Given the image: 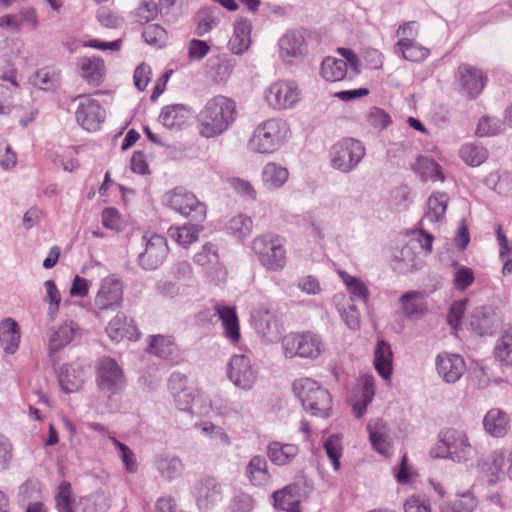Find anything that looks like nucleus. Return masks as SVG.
<instances>
[{
  "label": "nucleus",
  "mask_w": 512,
  "mask_h": 512,
  "mask_svg": "<svg viewBox=\"0 0 512 512\" xmlns=\"http://www.w3.org/2000/svg\"><path fill=\"white\" fill-rule=\"evenodd\" d=\"M369 439L373 448L381 455L388 456L390 453V443L388 440V430L386 424L377 419L367 425Z\"/></svg>",
  "instance_id": "obj_30"
},
{
  "label": "nucleus",
  "mask_w": 512,
  "mask_h": 512,
  "mask_svg": "<svg viewBox=\"0 0 512 512\" xmlns=\"http://www.w3.org/2000/svg\"><path fill=\"white\" fill-rule=\"evenodd\" d=\"M119 452V456L128 473H135L137 471V462L133 451L124 443L118 441L114 436L109 437Z\"/></svg>",
  "instance_id": "obj_57"
},
{
  "label": "nucleus",
  "mask_w": 512,
  "mask_h": 512,
  "mask_svg": "<svg viewBox=\"0 0 512 512\" xmlns=\"http://www.w3.org/2000/svg\"><path fill=\"white\" fill-rule=\"evenodd\" d=\"M231 188L241 197L247 200H255L257 192L252 184L245 179L233 177L228 180Z\"/></svg>",
  "instance_id": "obj_58"
},
{
  "label": "nucleus",
  "mask_w": 512,
  "mask_h": 512,
  "mask_svg": "<svg viewBox=\"0 0 512 512\" xmlns=\"http://www.w3.org/2000/svg\"><path fill=\"white\" fill-rule=\"evenodd\" d=\"M96 381L99 389L110 395L120 393L125 387L123 370L111 357H103L99 360Z\"/></svg>",
  "instance_id": "obj_11"
},
{
  "label": "nucleus",
  "mask_w": 512,
  "mask_h": 512,
  "mask_svg": "<svg viewBox=\"0 0 512 512\" xmlns=\"http://www.w3.org/2000/svg\"><path fill=\"white\" fill-rule=\"evenodd\" d=\"M158 5L154 2H143L134 11L136 21L140 24L148 23L153 20L158 14Z\"/></svg>",
  "instance_id": "obj_60"
},
{
  "label": "nucleus",
  "mask_w": 512,
  "mask_h": 512,
  "mask_svg": "<svg viewBox=\"0 0 512 512\" xmlns=\"http://www.w3.org/2000/svg\"><path fill=\"white\" fill-rule=\"evenodd\" d=\"M215 312L222 322L225 336L233 343L237 342L240 338V329L235 307L217 304Z\"/></svg>",
  "instance_id": "obj_26"
},
{
  "label": "nucleus",
  "mask_w": 512,
  "mask_h": 512,
  "mask_svg": "<svg viewBox=\"0 0 512 512\" xmlns=\"http://www.w3.org/2000/svg\"><path fill=\"white\" fill-rule=\"evenodd\" d=\"M153 463L160 477L169 482L180 478L185 470L182 459L169 453L155 455Z\"/></svg>",
  "instance_id": "obj_19"
},
{
  "label": "nucleus",
  "mask_w": 512,
  "mask_h": 512,
  "mask_svg": "<svg viewBox=\"0 0 512 512\" xmlns=\"http://www.w3.org/2000/svg\"><path fill=\"white\" fill-rule=\"evenodd\" d=\"M403 315L410 320L421 319L427 312V302L423 293L409 291L399 298Z\"/></svg>",
  "instance_id": "obj_22"
},
{
  "label": "nucleus",
  "mask_w": 512,
  "mask_h": 512,
  "mask_svg": "<svg viewBox=\"0 0 512 512\" xmlns=\"http://www.w3.org/2000/svg\"><path fill=\"white\" fill-rule=\"evenodd\" d=\"M78 330V325L73 321H66L56 327L50 328L47 333L49 353L53 354L58 352L68 345L73 340Z\"/></svg>",
  "instance_id": "obj_21"
},
{
  "label": "nucleus",
  "mask_w": 512,
  "mask_h": 512,
  "mask_svg": "<svg viewBox=\"0 0 512 512\" xmlns=\"http://www.w3.org/2000/svg\"><path fill=\"white\" fill-rule=\"evenodd\" d=\"M436 369L446 383H455L463 375L466 365L460 355L443 352L436 357Z\"/></svg>",
  "instance_id": "obj_18"
},
{
  "label": "nucleus",
  "mask_w": 512,
  "mask_h": 512,
  "mask_svg": "<svg viewBox=\"0 0 512 512\" xmlns=\"http://www.w3.org/2000/svg\"><path fill=\"white\" fill-rule=\"evenodd\" d=\"M292 387L304 410L321 418L330 416L332 397L317 381L307 377L300 378L293 382Z\"/></svg>",
  "instance_id": "obj_3"
},
{
  "label": "nucleus",
  "mask_w": 512,
  "mask_h": 512,
  "mask_svg": "<svg viewBox=\"0 0 512 512\" xmlns=\"http://www.w3.org/2000/svg\"><path fill=\"white\" fill-rule=\"evenodd\" d=\"M251 22L248 19L240 18L234 24V34L230 39V50L234 54H241L246 51L251 43Z\"/></svg>",
  "instance_id": "obj_32"
},
{
  "label": "nucleus",
  "mask_w": 512,
  "mask_h": 512,
  "mask_svg": "<svg viewBox=\"0 0 512 512\" xmlns=\"http://www.w3.org/2000/svg\"><path fill=\"white\" fill-rule=\"evenodd\" d=\"M236 116L235 102L217 95L206 102L197 116L199 134L205 138L217 137L228 130Z\"/></svg>",
  "instance_id": "obj_1"
},
{
  "label": "nucleus",
  "mask_w": 512,
  "mask_h": 512,
  "mask_svg": "<svg viewBox=\"0 0 512 512\" xmlns=\"http://www.w3.org/2000/svg\"><path fill=\"white\" fill-rule=\"evenodd\" d=\"M430 455L435 459H449L455 463H467L476 455L464 430L457 428L443 429L438 435L436 445L431 449Z\"/></svg>",
  "instance_id": "obj_2"
},
{
  "label": "nucleus",
  "mask_w": 512,
  "mask_h": 512,
  "mask_svg": "<svg viewBox=\"0 0 512 512\" xmlns=\"http://www.w3.org/2000/svg\"><path fill=\"white\" fill-rule=\"evenodd\" d=\"M163 203L191 221L202 223L206 219V205L183 188H175L163 196Z\"/></svg>",
  "instance_id": "obj_7"
},
{
  "label": "nucleus",
  "mask_w": 512,
  "mask_h": 512,
  "mask_svg": "<svg viewBox=\"0 0 512 512\" xmlns=\"http://www.w3.org/2000/svg\"><path fill=\"white\" fill-rule=\"evenodd\" d=\"M77 65L82 71L83 78L92 86H99L104 75V62L100 57H81Z\"/></svg>",
  "instance_id": "obj_28"
},
{
  "label": "nucleus",
  "mask_w": 512,
  "mask_h": 512,
  "mask_svg": "<svg viewBox=\"0 0 512 512\" xmlns=\"http://www.w3.org/2000/svg\"><path fill=\"white\" fill-rule=\"evenodd\" d=\"M85 369L78 363L65 365L59 374V383L65 393L78 391L85 382Z\"/></svg>",
  "instance_id": "obj_23"
},
{
  "label": "nucleus",
  "mask_w": 512,
  "mask_h": 512,
  "mask_svg": "<svg viewBox=\"0 0 512 512\" xmlns=\"http://www.w3.org/2000/svg\"><path fill=\"white\" fill-rule=\"evenodd\" d=\"M251 248L259 263L268 271H280L286 265V250L284 240L273 233L255 237Z\"/></svg>",
  "instance_id": "obj_5"
},
{
  "label": "nucleus",
  "mask_w": 512,
  "mask_h": 512,
  "mask_svg": "<svg viewBox=\"0 0 512 512\" xmlns=\"http://www.w3.org/2000/svg\"><path fill=\"white\" fill-rule=\"evenodd\" d=\"M347 62L334 57H326L321 64V76L329 82L343 80L348 74Z\"/></svg>",
  "instance_id": "obj_41"
},
{
  "label": "nucleus",
  "mask_w": 512,
  "mask_h": 512,
  "mask_svg": "<svg viewBox=\"0 0 512 512\" xmlns=\"http://www.w3.org/2000/svg\"><path fill=\"white\" fill-rule=\"evenodd\" d=\"M144 250L138 255V264L147 271L157 269L168 254L166 238L158 234L142 236Z\"/></svg>",
  "instance_id": "obj_12"
},
{
  "label": "nucleus",
  "mask_w": 512,
  "mask_h": 512,
  "mask_svg": "<svg viewBox=\"0 0 512 512\" xmlns=\"http://www.w3.org/2000/svg\"><path fill=\"white\" fill-rule=\"evenodd\" d=\"M392 350L389 343L380 340L374 350V367L385 380H389L392 374Z\"/></svg>",
  "instance_id": "obj_33"
},
{
  "label": "nucleus",
  "mask_w": 512,
  "mask_h": 512,
  "mask_svg": "<svg viewBox=\"0 0 512 512\" xmlns=\"http://www.w3.org/2000/svg\"><path fill=\"white\" fill-rule=\"evenodd\" d=\"M254 507V500L251 495L240 492L236 494L232 500V512H249Z\"/></svg>",
  "instance_id": "obj_63"
},
{
  "label": "nucleus",
  "mask_w": 512,
  "mask_h": 512,
  "mask_svg": "<svg viewBox=\"0 0 512 512\" xmlns=\"http://www.w3.org/2000/svg\"><path fill=\"white\" fill-rule=\"evenodd\" d=\"M456 79L460 85V92L469 99H475L487 82V76L483 71L469 64H461L458 67Z\"/></svg>",
  "instance_id": "obj_17"
},
{
  "label": "nucleus",
  "mask_w": 512,
  "mask_h": 512,
  "mask_svg": "<svg viewBox=\"0 0 512 512\" xmlns=\"http://www.w3.org/2000/svg\"><path fill=\"white\" fill-rule=\"evenodd\" d=\"M190 109L184 104H172L162 108L159 121L169 129L181 128L190 119Z\"/></svg>",
  "instance_id": "obj_25"
},
{
  "label": "nucleus",
  "mask_w": 512,
  "mask_h": 512,
  "mask_svg": "<svg viewBox=\"0 0 512 512\" xmlns=\"http://www.w3.org/2000/svg\"><path fill=\"white\" fill-rule=\"evenodd\" d=\"M109 338L114 342L123 339L136 341L139 337L138 330L132 319L128 320L124 313H118L106 327Z\"/></svg>",
  "instance_id": "obj_20"
},
{
  "label": "nucleus",
  "mask_w": 512,
  "mask_h": 512,
  "mask_svg": "<svg viewBox=\"0 0 512 512\" xmlns=\"http://www.w3.org/2000/svg\"><path fill=\"white\" fill-rule=\"evenodd\" d=\"M339 276L345 284L352 301L367 303L370 292L366 284L361 279L351 276L345 271H340Z\"/></svg>",
  "instance_id": "obj_42"
},
{
  "label": "nucleus",
  "mask_w": 512,
  "mask_h": 512,
  "mask_svg": "<svg viewBox=\"0 0 512 512\" xmlns=\"http://www.w3.org/2000/svg\"><path fill=\"white\" fill-rule=\"evenodd\" d=\"M194 262L204 269L217 264L219 259L218 248L212 243L204 244L201 249L194 255Z\"/></svg>",
  "instance_id": "obj_52"
},
{
  "label": "nucleus",
  "mask_w": 512,
  "mask_h": 512,
  "mask_svg": "<svg viewBox=\"0 0 512 512\" xmlns=\"http://www.w3.org/2000/svg\"><path fill=\"white\" fill-rule=\"evenodd\" d=\"M296 485H289L273 493L275 508L285 512H301L300 500L295 497Z\"/></svg>",
  "instance_id": "obj_38"
},
{
  "label": "nucleus",
  "mask_w": 512,
  "mask_h": 512,
  "mask_svg": "<svg viewBox=\"0 0 512 512\" xmlns=\"http://www.w3.org/2000/svg\"><path fill=\"white\" fill-rule=\"evenodd\" d=\"M245 476L250 484L255 487H263L270 483L271 475L268 471L267 460L264 456H253L246 465Z\"/></svg>",
  "instance_id": "obj_24"
},
{
  "label": "nucleus",
  "mask_w": 512,
  "mask_h": 512,
  "mask_svg": "<svg viewBox=\"0 0 512 512\" xmlns=\"http://www.w3.org/2000/svg\"><path fill=\"white\" fill-rule=\"evenodd\" d=\"M100 24L106 28L116 29L123 24V19L107 8H100L96 15Z\"/></svg>",
  "instance_id": "obj_62"
},
{
  "label": "nucleus",
  "mask_w": 512,
  "mask_h": 512,
  "mask_svg": "<svg viewBox=\"0 0 512 512\" xmlns=\"http://www.w3.org/2000/svg\"><path fill=\"white\" fill-rule=\"evenodd\" d=\"M265 99L274 109H289L299 101L300 90L293 81H276L267 88Z\"/></svg>",
  "instance_id": "obj_13"
},
{
  "label": "nucleus",
  "mask_w": 512,
  "mask_h": 512,
  "mask_svg": "<svg viewBox=\"0 0 512 512\" xmlns=\"http://www.w3.org/2000/svg\"><path fill=\"white\" fill-rule=\"evenodd\" d=\"M228 379L238 388L248 391L253 388L258 378V369L250 357L244 354L231 356L227 363Z\"/></svg>",
  "instance_id": "obj_10"
},
{
  "label": "nucleus",
  "mask_w": 512,
  "mask_h": 512,
  "mask_svg": "<svg viewBox=\"0 0 512 512\" xmlns=\"http://www.w3.org/2000/svg\"><path fill=\"white\" fill-rule=\"evenodd\" d=\"M197 502L200 507L214 503L221 495V485L212 476L201 478L196 484Z\"/></svg>",
  "instance_id": "obj_27"
},
{
  "label": "nucleus",
  "mask_w": 512,
  "mask_h": 512,
  "mask_svg": "<svg viewBox=\"0 0 512 512\" xmlns=\"http://www.w3.org/2000/svg\"><path fill=\"white\" fill-rule=\"evenodd\" d=\"M366 154L364 144L354 138H344L330 149L331 166L342 172L350 173L356 169Z\"/></svg>",
  "instance_id": "obj_6"
},
{
  "label": "nucleus",
  "mask_w": 512,
  "mask_h": 512,
  "mask_svg": "<svg viewBox=\"0 0 512 512\" xmlns=\"http://www.w3.org/2000/svg\"><path fill=\"white\" fill-rule=\"evenodd\" d=\"M20 332L17 323L7 318L0 323V344L4 351L9 354H14L20 342Z\"/></svg>",
  "instance_id": "obj_36"
},
{
  "label": "nucleus",
  "mask_w": 512,
  "mask_h": 512,
  "mask_svg": "<svg viewBox=\"0 0 512 512\" xmlns=\"http://www.w3.org/2000/svg\"><path fill=\"white\" fill-rule=\"evenodd\" d=\"M253 228L252 219L244 214H238L232 217L227 223V229L237 238L246 237Z\"/></svg>",
  "instance_id": "obj_50"
},
{
  "label": "nucleus",
  "mask_w": 512,
  "mask_h": 512,
  "mask_svg": "<svg viewBox=\"0 0 512 512\" xmlns=\"http://www.w3.org/2000/svg\"><path fill=\"white\" fill-rule=\"evenodd\" d=\"M369 125L378 130L385 129L391 123L390 115L383 109L372 107L366 116Z\"/></svg>",
  "instance_id": "obj_59"
},
{
  "label": "nucleus",
  "mask_w": 512,
  "mask_h": 512,
  "mask_svg": "<svg viewBox=\"0 0 512 512\" xmlns=\"http://www.w3.org/2000/svg\"><path fill=\"white\" fill-rule=\"evenodd\" d=\"M405 512H431L428 501L420 495L410 496L404 503Z\"/></svg>",
  "instance_id": "obj_64"
},
{
  "label": "nucleus",
  "mask_w": 512,
  "mask_h": 512,
  "mask_svg": "<svg viewBox=\"0 0 512 512\" xmlns=\"http://www.w3.org/2000/svg\"><path fill=\"white\" fill-rule=\"evenodd\" d=\"M466 305L467 300H458L452 303L447 313V322L453 329H457L460 326Z\"/></svg>",
  "instance_id": "obj_61"
},
{
  "label": "nucleus",
  "mask_w": 512,
  "mask_h": 512,
  "mask_svg": "<svg viewBox=\"0 0 512 512\" xmlns=\"http://www.w3.org/2000/svg\"><path fill=\"white\" fill-rule=\"evenodd\" d=\"M76 100H79L75 113L78 124L87 131H96L105 119L104 109L89 96L79 95Z\"/></svg>",
  "instance_id": "obj_15"
},
{
  "label": "nucleus",
  "mask_w": 512,
  "mask_h": 512,
  "mask_svg": "<svg viewBox=\"0 0 512 512\" xmlns=\"http://www.w3.org/2000/svg\"><path fill=\"white\" fill-rule=\"evenodd\" d=\"M412 169L422 182H435L438 180L443 182L445 180V176L440 165L428 157L419 156L416 162L412 165Z\"/></svg>",
  "instance_id": "obj_31"
},
{
  "label": "nucleus",
  "mask_w": 512,
  "mask_h": 512,
  "mask_svg": "<svg viewBox=\"0 0 512 512\" xmlns=\"http://www.w3.org/2000/svg\"><path fill=\"white\" fill-rule=\"evenodd\" d=\"M278 46L279 57L286 63L300 61L308 52L304 34L299 30H288L279 39Z\"/></svg>",
  "instance_id": "obj_16"
},
{
  "label": "nucleus",
  "mask_w": 512,
  "mask_h": 512,
  "mask_svg": "<svg viewBox=\"0 0 512 512\" xmlns=\"http://www.w3.org/2000/svg\"><path fill=\"white\" fill-rule=\"evenodd\" d=\"M124 284L122 279L111 274L101 280L99 289L93 301L95 313L99 315L104 311H114L123 302Z\"/></svg>",
  "instance_id": "obj_9"
},
{
  "label": "nucleus",
  "mask_w": 512,
  "mask_h": 512,
  "mask_svg": "<svg viewBox=\"0 0 512 512\" xmlns=\"http://www.w3.org/2000/svg\"><path fill=\"white\" fill-rule=\"evenodd\" d=\"M252 324L257 334L267 343L276 342L282 334V326L277 315L265 307L254 310Z\"/></svg>",
  "instance_id": "obj_14"
},
{
  "label": "nucleus",
  "mask_w": 512,
  "mask_h": 512,
  "mask_svg": "<svg viewBox=\"0 0 512 512\" xmlns=\"http://www.w3.org/2000/svg\"><path fill=\"white\" fill-rule=\"evenodd\" d=\"M509 416L506 412L493 408L490 409L484 419L483 425L487 433L494 437L504 436L509 428Z\"/></svg>",
  "instance_id": "obj_29"
},
{
  "label": "nucleus",
  "mask_w": 512,
  "mask_h": 512,
  "mask_svg": "<svg viewBox=\"0 0 512 512\" xmlns=\"http://www.w3.org/2000/svg\"><path fill=\"white\" fill-rule=\"evenodd\" d=\"M281 346L286 358H311L315 359L323 351L321 338L312 333H290L282 338Z\"/></svg>",
  "instance_id": "obj_8"
},
{
  "label": "nucleus",
  "mask_w": 512,
  "mask_h": 512,
  "mask_svg": "<svg viewBox=\"0 0 512 512\" xmlns=\"http://www.w3.org/2000/svg\"><path fill=\"white\" fill-rule=\"evenodd\" d=\"M289 172L284 166L275 162L267 163L262 170V180L268 189H278L288 180Z\"/></svg>",
  "instance_id": "obj_39"
},
{
  "label": "nucleus",
  "mask_w": 512,
  "mask_h": 512,
  "mask_svg": "<svg viewBox=\"0 0 512 512\" xmlns=\"http://www.w3.org/2000/svg\"><path fill=\"white\" fill-rule=\"evenodd\" d=\"M56 506L59 512H74L72 507L71 484L63 481L57 488L55 495Z\"/></svg>",
  "instance_id": "obj_54"
},
{
  "label": "nucleus",
  "mask_w": 512,
  "mask_h": 512,
  "mask_svg": "<svg viewBox=\"0 0 512 512\" xmlns=\"http://www.w3.org/2000/svg\"><path fill=\"white\" fill-rule=\"evenodd\" d=\"M469 326L479 336L490 335L495 328L493 315L487 308L477 307L470 315Z\"/></svg>",
  "instance_id": "obj_34"
},
{
  "label": "nucleus",
  "mask_w": 512,
  "mask_h": 512,
  "mask_svg": "<svg viewBox=\"0 0 512 512\" xmlns=\"http://www.w3.org/2000/svg\"><path fill=\"white\" fill-rule=\"evenodd\" d=\"M494 355L499 361L512 365V326L504 328L497 339Z\"/></svg>",
  "instance_id": "obj_45"
},
{
  "label": "nucleus",
  "mask_w": 512,
  "mask_h": 512,
  "mask_svg": "<svg viewBox=\"0 0 512 512\" xmlns=\"http://www.w3.org/2000/svg\"><path fill=\"white\" fill-rule=\"evenodd\" d=\"M504 130V123L496 117L484 116L477 125L476 133L480 137L493 136Z\"/></svg>",
  "instance_id": "obj_53"
},
{
  "label": "nucleus",
  "mask_w": 512,
  "mask_h": 512,
  "mask_svg": "<svg viewBox=\"0 0 512 512\" xmlns=\"http://www.w3.org/2000/svg\"><path fill=\"white\" fill-rule=\"evenodd\" d=\"M449 201V196L446 193H433L427 201V212L422 219V223L424 221H429L431 223L441 221L447 209V204Z\"/></svg>",
  "instance_id": "obj_40"
},
{
  "label": "nucleus",
  "mask_w": 512,
  "mask_h": 512,
  "mask_svg": "<svg viewBox=\"0 0 512 512\" xmlns=\"http://www.w3.org/2000/svg\"><path fill=\"white\" fill-rule=\"evenodd\" d=\"M201 230L200 223H188L181 227L170 228L169 235L180 245L188 246L198 240Z\"/></svg>",
  "instance_id": "obj_44"
},
{
  "label": "nucleus",
  "mask_w": 512,
  "mask_h": 512,
  "mask_svg": "<svg viewBox=\"0 0 512 512\" xmlns=\"http://www.w3.org/2000/svg\"><path fill=\"white\" fill-rule=\"evenodd\" d=\"M289 133L290 129L286 121L277 118L265 120L255 128L248 142V148L260 154L273 153L288 139Z\"/></svg>",
  "instance_id": "obj_4"
},
{
  "label": "nucleus",
  "mask_w": 512,
  "mask_h": 512,
  "mask_svg": "<svg viewBox=\"0 0 512 512\" xmlns=\"http://www.w3.org/2000/svg\"><path fill=\"white\" fill-rule=\"evenodd\" d=\"M323 447L325 449L327 456L331 460L333 468L335 470H339L340 458L342 456V451H343L341 437L336 434L329 436L324 441Z\"/></svg>",
  "instance_id": "obj_51"
},
{
  "label": "nucleus",
  "mask_w": 512,
  "mask_h": 512,
  "mask_svg": "<svg viewBox=\"0 0 512 512\" xmlns=\"http://www.w3.org/2000/svg\"><path fill=\"white\" fill-rule=\"evenodd\" d=\"M417 256L411 245L404 246L395 257V269L400 273H408L417 269Z\"/></svg>",
  "instance_id": "obj_48"
},
{
  "label": "nucleus",
  "mask_w": 512,
  "mask_h": 512,
  "mask_svg": "<svg viewBox=\"0 0 512 512\" xmlns=\"http://www.w3.org/2000/svg\"><path fill=\"white\" fill-rule=\"evenodd\" d=\"M477 507V500L474 495L467 491L452 501L441 505V512H474Z\"/></svg>",
  "instance_id": "obj_46"
},
{
  "label": "nucleus",
  "mask_w": 512,
  "mask_h": 512,
  "mask_svg": "<svg viewBox=\"0 0 512 512\" xmlns=\"http://www.w3.org/2000/svg\"><path fill=\"white\" fill-rule=\"evenodd\" d=\"M176 350V345L170 337L152 336L149 351L163 359H169Z\"/></svg>",
  "instance_id": "obj_49"
},
{
  "label": "nucleus",
  "mask_w": 512,
  "mask_h": 512,
  "mask_svg": "<svg viewBox=\"0 0 512 512\" xmlns=\"http://www.w3.org/2000/svg\"><path fill=\"white\" fill-rule=\"evenodd\" d=\"M396 48L401 52L403 58L411 62H419L425 60L429 55V50L422 45L416 43L408 37L401 38Z\"/></svg>",
  "instance_id": "obj_43"
},
{
  "label": "nucleus",
  "mask_w": 512,
  "mask_h": 512,
  "mask_svg": "<svg viewBox=\"0 0 512 512\" xmlns=\"http://www.w3.org/2000/svg\"><path fill=\"white\" fill-rule=\"evenodd\" d=\"M298 447L294 444L272 442L267 447V455L270 461L282 466L290 463L298 454Z\"/></svg>",
  "instance_id": "obj_37"
},
{
  "label": "nucleus",
  "mask_w": 512,
  "mask_h": 512,
  "mask_svg": "<svg viewBox=\"0 0 512 512\" xmlns=\"http://www.w3.org/2000/svg\"><path fill=\"white\" fill-rule=\"evenodd\" d=\"M505 456L500 450L493 451L490 456L481 465V471L484 473L489 484H496L504 478Z\"/></svg>",
  "instance_id": "obj_35"
},
{
  "label": "nucleus",
  "mask_w": 512,
  "mask_h": 512,
  "mask_svg": "<svg viewBox=\"0 0 512 512\" xmlns=\"http://www.w3.org/2000/svg\"><path fill=\"white\" fill-rule=\"evenodd\" d=\"M44 286L46 289V296L44 300L49 303L48 315L51 319H54L59 310L61 295L53 280H46L44 282Z\"/></svg>",
  "instance_id": "obj_56"
},
{
  "label": "nucleus",
  "mask_w": 512,
  "mask_h": 512,
  "mask_svg": "<svg viewBox=\"0 0 512 512\" xmlns=\"http://www.w3.org/2000/svg\"><path fill=\"white\" fill-rule=\"evenodd\" d=\"M142 37L147 44L161 47L166 42L167 33L162 26L151 24L144 28Z\"/></svg>",
  "instance_id": "obj_55"
},
{
  "label": "nucleus",
  "mask_w": 512,
  "mask_h": 512,
  "mask_svg": "<svg viewBox=\"0 0 512 512\" xmlns=\"http://www.w3.org/2000/svg\"><path fill=\"white\" fill-rule=\"evenodd\" d=\"M460 157L466 164L475 167L481 165L487 159L488 152L480 144H466L460 149Z\"/></svg>",
  "instance_id": "obj_47"
}]
</instances>
